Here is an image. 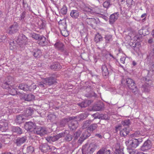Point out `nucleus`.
Segmentation results:
<instances>
[{"instance_id": "obj_5", "label": "nucleus", "mask_w": 154, "mask_h": 154, "mask_svg": "<svg viewBox=\"0 0 154 154\" xmlns=\"http://www.w3.org/2000/svg\"><path fill=\"white\" fill-rule=\"evenodd\" d=\"M116 132L117 133L118 131H120V135L122 137H125L128 134L129 131L126 127H123L122 125H119L115 127Z\"/></svg>"}, {"instance_id": "obj_4", "label": "nucleus", "mask_w": 154, "mask_h": 154, "mask_svg": "<svg viewBox=\"0 0 154 154\" xmlns=\"http://www.w3.org/2000/svg\"><path fill=\"white\" fill-rule=\"evenodd\" d=\"M20 89L25 91H33L36 88V85L34 83L28 86L25 84H21L18 86Z\"/></svg>"}, {"instance_id": "obj_43", "label": "nucleus", "mask_w": 154, "mask_h": 154, "mask_svg": "<svg viewBox=\"0 0 154 154\" xmlns=\"http://www.w3.org/2000/svg\"><path fill=\"white\" fill-rule=\"evenodd\" d=\"M149 57H150L151 59L154 58V47L153 45L151 46V49L149 53Z\"/></svg>"}, {"instance_id": "obj_49", "label": "nucleus", "mask_w": 154, "mask_h": 154, "mask_svg": "<svg viewBox=\"0 0 154 154\" xmlns=\"http://www.w3.org/2000/svg\"><path fill=\"white\" fill-rule=\"evenodd\" d=\"M136 150L127 148V151L125 152V154H136Z\"/></svg>"}, {"instance_id": "obj_17", "label": "nucleus", "mask_w": 154, "mask_h": 154, "mask_svg": "<svg viewBox=\"0 0 154 154\" xmlns=\"http://www.w3.org/2000/svg\"><path fill=\"white\" fill-rule=\"evenodd\" d=\"M75 118V117H69L63 119L60 122V125L61 127H64L66 124L70 120H73Z\"/></svg>"}, {"instance_id": "obj_9", "label": "nucleus", "mask_w": 154, "mask_h": 154, "mask_svg": "<svg viewBox=\"0 0 154 154\" xmlns=\"http://www.w3.org/2000/svg\"><path fill=\"white\" fill-rule=\"evenodd\" d=\"M96 147L93 145H90L89 147H85V146H84L82 148V150L83 153L85 152L87 154H91L92 153L95 151Z\"/></svg>"}, {"instance_id": "obj_62", "label": "nucleus", "mask_w": 154, "mask_h": 154, "mask_svg": "<svg viewBox=\"0 0 154 154\" xmlns=\"http://www.w3.org/2000/svg\"><path fill=\"white\" fill-rule=\"evenodd\" d=\"M125 56L121 57L120 59L121 63L122 64H124L125 63Z\"/></svg>"}, {"instance_id": "obj_51", "label": "nucleus", "mask_w": 154, "mask_h": 154, "mask_svg": "<svg viewBox=\"0 0 154 154\" xmlns=\"http://www.w3.org/2000/svg\"><path fill=\"white\" fill-rule=\"evenodd\" d=\"M48 119L51 122L54 121L56 118V116L54 114H49L47 116Z\"/></svg>"}, {"instance_id": "obj_37", "label": "nucleus", "mask_w": 154, "mask_h": 154, "mask_svg": "<svg viewBox=\"0 0 154 154\" xmlns=\"http://www.w3.org/2000/svg\"><path fill=\"white\" fill-rule=\"evenodd\" d=\"M150 85L147 83H145L142 86V90L145 92H148L149 91Z\"/></svg>"}, {"instance_id": "obj_32", "label": "nucleus", "mask_w": 154, "mask_h": 154, "mask_svg": "<svg viewBox=\"0 0 154 154\" xmlns=\"http://www.w3.org/2000/svg\"><path fill=\"white\" fill-rule=\"evenodd\" d=\"M149 33V31L148 29L146 28L142 29L139 31V34L143 36L148 35Z\"/></svg>"}, {"instance_id": "obj_48", "label": "nucleus", "mask_w": 154, "mask_h": 154, "mask_svg": "<svg viewBox=\"0 0 154 154\" xmlns=\"http://www.w3.org/2000/svg\"><path fill=\"white\" fill-rule=\"evenodd\" d=\"M61 137V133H60L56 136H51V141L54 142L57 140Z\"/></svg>"}, {"instance_id": "obj_26", "label": "nucleus", "mask_w": 154, "mask_h": 154, "mask_svg": "<svg viewBox=\"0 0 154 154\" xmlns=\"http://www.w3.org/2000/svg\"><path fill=\"white\" fill-rule=\"evenodd\" d=\"M33 111L31 107H29L25 111L23 116H24L25 118H26V119H27L28 117L31 116L33 113Z\"/></svg>"}, {"instance_id": "obj_61", "label": "nucleus", "mask_w": 154, "mask_h": 154, "mask_svg": "<svg viewBox=\"0 0 154 154\" xmlns=\"http://www.w3.org/2000/svg\"><path fill=\"white\" fill-rule=\"evenodd\" d=\"M45 84L44 83V82H39L38 83V86L40 88H43L45 87Z\"/></svg>"}, {"instance_id": "obj_42", "label": "nucleus", "mask_w": 154, "mask_h": 154, "mask_svg": "<svg viewBox=\"0 0 154 154\" xmlns=\"http://www.w3.org/2000/svg\"><path fill=\"white\" fill-rule=\"evenodd\" d=\"M88 112H85L79 115L78 117L79 120L81 121L85 119L88 117Z\"/></svg>"}, {"instance_id": "obj_13", "label": "nucleus", "mask_w": 154, "mask_h": 154, "mask_svg": "<svg viewBox=\"0 0 154 154\" xmlns=\"http://www.w3.org/2000/svg\"><path fill=\"white\" fill-rule=\"evenodd\" d=\"M152 143L151 141L147 140L146 141L141 147L140 150L143 151L147 150L150 149L152 147Z\"/></svg>"}, {"instance_id": "obj_11", "label": "nucleus", "mask_w": 154, "mask_h": 154, "mask_svg": "<svg viewBox=\"0 0 154 154\" xmlns=\"http://www.w3.org/2000/svg\"><path fill=\"white\" fill-rule=\"evenodd\" d=\"M12 78L11 76H8L7 77L4 81V83L2 84V87L3 88L7 89L8 90L10 86L12 85L11 81L12 80Z\"/></svg>"}, {"instance_id": "obj_19", "label": "nucleus", "mask_w": 154, "mask_h": 154, "mask_svg": "<svg viewBox=\"0 0 154 154\" xmlns=\"http://www.w3.org/2000/svg\"><path fill=\"white\" fill-rule=\"evenodd\" d=\"M85 22L92 27L97 24L98 23V21L94 18H87L85 20Z\"/></svg>"}, {"instance_id": "obj_45", "label": "nucleus", "mask_w": 154, "mask_h": 154, "mask_svg": "<svg viewBox=\"0 0 154 154\" xmlns=\"http://www.w3.org/2000/svg\"><path fill=\"white\" fill-rule=\"evenodd\" d=\"M104 38L105 39L106 43V44L110 43L112 40V36L110 35H106Z\"/></svg>"}, {"instance_id": "obj_1", "label": "nucleus", "mask_w": 154, "mask_h": 154, "mask_svg": "<svg viewBox=\"0 0 154 154\" xmlns=\"http://www.w3.org/2000/svg\"><path fill=\"white\" fill-rule=\"evenodd\" d=\"M137 135H140V133L139 131L135 132L134 134H132L131 135V137H132L131 139H129L126 141L125 143L126 145L131 148H136L139 144L142 141V140L141 138H135L134 137L137 136Z\"/></svg>"}, {"instance_id": "obj_20", "label": "nucleus", "mask_w": 154, "mask_h": 154, "mask_svg": "<svg viewBox=\"0 0 154 154\" xmlns=\"http://www.w3.org/2000/svg\"><path fill=\"white\" fill-rule=\"evenodd\" d=\"M69 123L68 126L70 130L73 131L75 130L78 126V124L77 121L73 120Z\"/></svg>"}, {"instance_id": "obj_15", "label": "nucleus", "mask_w": 154, "mask_h": 154, "mask_svg": "<svg viewBox=\"0 0 154 154\" xmlns=\"http://www.w3.org/2000/svg\"><path fill=\"white\" fill-rule=\"evenodd\" d=\"M91 135V134L87 130H85L82 133L81 137L78 140V142L81 143L85 139L88 138Z\"/></svg>"}, {"instance_id": "obj_18", "label": "nucleus", "mask_w": 154, "mask_h": 154, "mask_svg": "<svg viewBox=\"0 0 154 154\" xmlns=\"http://www.w3.org/2000/svg\"><path fill=\"white\" fill-rule=\"evenodd\" d=\"M35 97L33 94H25L23 95L22 99L26 101H31L34 100Z\"/></svg>"}, {"instance_id": "obj_2", "label": "nucleus", "mask_w": 154, "mask_h": 154, "mask_svg": "<svg viewBox=\"0 0 154 154\" xmlns=\"http://www.w3.org/2000/svg\"><path fill=\"white\" fill-rule=\"evenodd\" d=\"M122 84L126 86L132 92L137 93L138 91V88L136 85L134 81L132 79L128 78L125 79H122L121 82Z\"/></svg>"}, {"instance_id": "obj_58", "label": "nucleus", "mask_w": 154, "mask_h": 154, "mask_svg": "<svg viewBox=\"0 0 154 154\" xmlns=\"http://www.w3.org/2000/svg\"><path fill=\"white\" fill-rule=\"evenodd\" d=\"M60 32L62 35L65 37L67 36L68 35L66 29L60 30Z\"/></svg>"}, {"instance_id": "obj_35", "label": "nucleus", "mask_w": 154, "mask_h": 154, "mask_svg": "<svg viewBox=\"0 0 154 154\" xmlns=\"http://www.w3.org/2000/svg\"><path fill=\"white\" fill-rule=\"evenodd\" d=\"M103 107V105L101 103L96 104L93 107V109L95 111L101 110Z\"/></svg>"}, {"instance_id": "obj_56", "label": "nucleus", "mask_w": 154, "mask_h": 154, "mask_svg": "<svg viewBox=\"0 0 154 154\" xmlns=\"http://www.w3.org/2000/svg\"><path fill=\"white\" fill-rule=\"evenodd\" d=\"M38 40L40 41L39 44L43 45L45 43L46 41V38L43 36H40Z\"/></svg>"}, {"instance_id": "obj_31", "label": "nucleus", "mask_w": 154, "mask_h": 154, "mask_svg": "<svg viewBox=\"0 0 154 154\" xmlns=\"http://www.w3.org/2000/svg\"><path fill=\"white\" fill-rule=\"evenodd\" d=\"M11 131L17 134H21L22 133V129L19 127L12 126L11 127Z\"/></svg>"}, {"instance_id": "obj_41", "label": "nucleus", "mask_w": 154, "mask_h": 154, "mask_svg": "<svg viewBox=\"0 0 154 154\" xmlns=\"http://www.w3.org/2000/svg\"><path fill=\"white\" fill-rule=\"evenodd\" d=\"M34 150V147L32 146H29L27 147L26 152H23V154H32Z\"/></svg>"}, {"instance_id": "obj_25", "label": "nucleus", "mask_w": 154, "mask_h": 154, "mask_svg": "<svg viewBox=\"0 0 154 154\" xmlns=\"http://www.w3.org/2000/svg\"><path fill=\"white\" fill-rule=\"evenodd\" d=\"M115 152L116 154H125V152H123V148L120 146L119 144H117L116 145Z\"/></svg>"}, {"instance_id": "obj_34", "label": "nucleus", "mask_w": 154, "mask_h": 154, "mask_svg": "<svg viewBox=\"0 0 154 154\" xmlns=\"http://www.w3.org/2000/svg\"><path fill=\"white\" fill-rule=\"evenodd\" d=\"M121 124L122 127H126L128 128L131 125V122L129 119H127L122 121Z\"/></svg>"}, {"instance_id": "obj_30", "label": "nucleus", "mask_w": 154, "mask_h": 154, "mask_svg": "<svg viewBox=\"0 0 154 154\" xmlns=\"http://www.w3.org/2000/svg\"><path fill=\"white\" fill-rule=\"evenodd\" d=\"M51 69L53 70H58L61 69L62 66L60 64L57 63H55L50 66Z\"/></svg>"}, {"instance_id": "obj_24", "label": "nucleus", "mask_w": 154, "mask_h": 154, "mask_svg": "<svg viewBox=\"0 0 154 154\" xmlns=\"http://www.w3.org/2000/svg\"><path fill=\"white\" fill-rule=\"evenodd\" d=\"M118 15L119 14L118 13H115L111 14L109 19V23L111 24H113L118 19L119 17Z\"/></svg>"}, {"instance_id": "obj_63", "label": "nucleus", "mask_w": 154, "mask_h": 154, "mask_svg": "<svg viewBox=\"0 0 154 154\" xmlns=\"http://www.w3.org/2000/svg\"><path fill=\"white\" fill-rule=\"evenodd\" d=\"M142 79L145 82V83H147V82L151 81L149 78L146 77H143Z\"/></svg>"}, {"instance_id": "obj_6", "label": "nucleus", "mask_w": 154, "mask_h": 154, "mask_svg": "<svg viewBox=\"0 0 154 154\" xmlns=\"http://www.w3.org/2000/svg\"><path fill=\"white\" fill-rule=\"evenodd\" d=\"M28 40L27 38L22 33H20L16 42L18 45L21 47L22 45H26V42Z\"/></svg>"}, {"instance_id": "obj_12", "label": "nucleus", "mask_w": 154, "mask_h": 154, "mask_svg": "<svg viewBox=\"0 0 154 154\" xmlns=\"http://www.w3.org/2000/svg\"><path fill=\"white\" fill-rule=\"evenodd\" d=\"M39 149L42 152L44 153L51 151V150L50 146L46 143L41 144L39 146Z\"/></svg>"}, {"instance_id": "obj_52", "label": "nucleus", "mask_w": 154, "mask_h": 154, "mask_svg": "<svg viewBox=\"0 0 154 154\" xmlns=\"http://www.w3.org/2000/svg\"><path fill=\"white\" fill-rule=\"evenodd\" d=\"M31 36L32 38L36 40H39L40 36L39 35L35 33H32L31 34Z\"/></svg>"}, {"instance_id": "obj_53", "label": "nucleus", "mask_w": 154, "mask_h": 154, "mask_svg": "<svg viewBox=\"0 0 154 154\" xmlns=\"http://www.w3.org/2000/svg\"><path fill=\"white\" fill-rule=\"evenodd\" d=\"M67 12V8L66 6H63L61 9L60 12L63 15L65 14Z\"/></svg>"}, {"instance_id": "obj_28", "label": "nucleus", "mask_w": 154, "mask_h": 154, "mask_svg": "<svg viewBox=\"0 0 154 154\" xmlns=\"http://www.w3.org/2000/svg\"><path fill=\"white\" fill-rule=\"evenodd\" d=\"M14 86L12 84L11 86L8 89V93L12 95H15L16 94H17V91L16 89L14 88Z\"/></svg>"}, {"instance_id": "obj_21", "label": "nucleus", "mask_w": 154, "mask_h": 154, "mask_svg": "<svg viewBox=\"0 0 154 154\" xmlns=\"http://www.w3.org/2000/svg\"><path fill=\"white\" fill-rule=\"evenodd\" d=\"M26 119V118H25L23 115L21 114L16 116L15 121L17 123L20 124L23 122Z\"/></svg>"}, {"instance_id": "obj_29", "label": "nucleus", "mask_w": 154, "mask_h": 154, "mask_svg": "<svg viewBox=\"0 0 154 154\" xmlns=\"http://www.w3.org/2000/svg\"><path fill=\"white\" fill-rule=\"evenodd\" d=\"M91 103L90 101L88 100H86L81 103H79L78 104L81 108H84L89 106Z\"/></svg>"}, {"instance_id": "obj_50", "label": "nucleus", "mask_w": 154, "mask_h": 154, "mask_svg": "<svg viewBox=\"0 0 154 154\" xmlns=\"http://www.w3.org/2000/svg\"><path fill=\"white\" fill-rule=\"evenodd\" d=\"M84 11L86 12H90L91 13H94L93 9L91 7L85 6L84 8Z\"/></svg>"}, {"instance_id": "obj_55", "label": "nucleus", "mask_w": 154, "mask_h": 154, "mask_svg": "<svg viewBox=\"0 0 154 154\" xmlns=\"http://www.w3.org/2000/svg\"><path fill=\"white\" fill-rule=\"evenodd\" d=\"M126 3L127 6L129 7H131L134 4V2L133 0H127Z\"/></svg>"}, {"instance_id": "obj_3", "label": "nucleus", "mask_w": 154, "mask_h": 154, "mask_svg": "<svg viewBox=\"0 0 154 154\" xmlns=\"http://www.w3.org/2000/svg\"><path fill=\"white\" fill-rule=\"evenodd\" d=\"M112 67L109 64L104 63L101 67L102 75L105 78H107L109 75V74L112 70Z\"/></svg>"}, {"instance_id": "obj_8", "label": "nucleus", "mask_w": 154, "mask_h": 154, "mask_svg": "<svg viewBox=\"0 0 154 154\" xmlns=\"http://www.w3.org/2000/svg\"><path fill=\"white\" fill-rule=\"evenodd\" d=\"M33 131L34 133L40 136L43 135L47 133L45 128L40 126H36V125Z\"/></svg>"}, {"instance_id": "obj_38", "label": "nucleus", "mask_w": 154, "mask_h": 154, "mask_svg": "<svg viewBox=\"0 0 154 154\" xmlns=\"http://www.w3.org/2000/svg\"><path fill=\"white\" fill-rule=\"evenodd\" d=\"M28 12L26 11L23 12L20 14L19 20L20 21H23L25 20V18L28 15Z\"/></svg>"}, {"instance_id": "obj_36", "label": "nucleus", "mask_w": 154, "mask_h": 154, "mask_svg": "<svg viewBox=\"0 0 154 154\" xmlns=\"http://www.w3.org/2000/svg\"><path fill=\"white\" fill-rule=\"evenodd\" d=\"M59 27L60 30L67 29V25L66 22L65 21H63L59 23Z\"/></svg>"}, {"instance_id": "obj_23", "label": "nucleus", "mask_w": 154, "mask_h": 154, "mask_svg": "<svg viewBox=\"0 0 154 154\" xmlns=\"http://www.w3.org/2000/svg\"><path fill=\"white\" fill-rule=\"evenodd\" d=\"M54 46L56 49L61 51L64 50V45L60 42H56L54 45Z\"/></svg>"}, {"instance_id": "obj_57", "label": "nucleus", "mask_w": 154, "mask_h": 154, "mask_svg": "<svg viewBox=\"0 0 154 154\" xmlns=\"http://www.w3.org/2000/svg\"><path fill=\"white\" fill-rule=\"evenodd\" d=\"M38 24L39 28L40 29H44V28L45 26V24L44 23V22L42 21H39Z\"/></svg>"}, {"instance_id": "obj_14", "label": "nucleus", "mask_w": 154, "mask_h": 154, "mask_svg": "<svg viewBox=\"0 0 154 154\" xmlns=\"http://www.w3.org/2000/svg\"><path fill=\"white\" fill-rule=\"evenodd\" d=\"M35 125V123L32 122H26L24 126L26 130L32 131H33Z\"/></svg>"}, {"instance_id": "obj_10", "label": "nucleus", "mask_w": 154, "mask_h": 154, "mask_svg": "<svg viewBox=\"0 0 154 154\" xmlns=\"http://www.w3.org/2000/svg\"><path fill=\"white\" fill-rule=\"evenodd\" d=\"M61 137H64V140L66 142L71 141L73 138L72 135L70 134L69 131L67 130L61 133Z\"/></svg>"}, {"instance_id": "obj_22", "label": "nucleus", "mask_w": 154, "mask_h": 154, "mask_svg": "<svg viewBox=\"0 0 154 154\" xmlns=\"http://www.w3.org/2000/svg\"><path fill=\"white\" fill-rule=\"evenodd\" d=\"M54 78L53 77H51L45 79L44 83L45 85H50L54 83Z\"/></svg>"}, {"instance_id": "obj_16", "label": "nucleus", "mask_w": 154, "mask_h": 154, "mask_svg": "<svg viewBox=\"0 0 154 154\" xmlns=\"http://www.w3.org/2000/svg\"><path fill=\"white\" fill-rule=\"evenodd\" d=\"M27 137L26 136L18 137L15 140V143L17 146H19L24 143L26 140Z\"/></svg>"}, {"instance_id": "obj_27", "label": "nucleus", "mask_w": 154, "mask_h": 154, "mask_svg": "<svg viewBox=\"0 0 154 154\" xmlns=\"http://www.w3.org/2000/svg\"><path fill=\"white\" fill-rule=\"evenodd\" d=\"M79 13L77 10H73L70 13V16L73 19L77 18L79 16Z\"/></svg>"}, {"instance_id": "obj_54", "label": "nucleus", "mask_w": 154, "mask_h": 154, "mask_svg": "<svg viewBox=\"0 0 154 154\" xmlns=\"http://www.w3.org/2000/svg\"><path fill=\"white\" fill-rule=\"evenodd\" d=\"M99 119L108 120H109V118L107 114H101Z\"/></svg>"}, {"instance_id": "obj_47", "label": "nucleus", "mask_w": 154, "mask_h": 154, "mask_svg": "<svg viewBox=\"0 0 154 154\" xmlns=\"http://www.w3.org/2000/svg\"><path fill=\"white\" fill-rule=\"evenodd\" d=\"M81 133V131L79 130L74 133L73 135L74 140H77L78 137H80Z\"/></svg>"}, {"instance_id": "obj_33", "label": "nucleus", "mask_w": 154, "mask_h": 154, "mask_svg": "<svg viewBox=\"0 0 154 154\" xmlns=\"http://www.w3.org/2000/svg\"><path fill=\"white\" fill-rule=\"evenodd\" d=\"M110 151L105 148H103L100 149L97 154H110Z\"/></svg>"}, {"instance_id": "obj_7", "label": "nucleus", "mask_w": 154, "mask_h": 154, "mask_svg": "<svg viewBox=\"0 0 154 154\" xmlns=\"http://www.w3.org/2000/svg\"><path fill=\"white\" fill-rule=\"evenodd\" d=\"M19 30V26L17 22H14L10 26L8 30V33L10 35H12L17 32Z\"/></svg>"}, {"instance_id": "obj_60", "label": "nucleus", "mask_w": 154, "mask_h": 154, "mask_svg": "<svg viewBox=\"0 0 154 154\" xmlns=\"http://www.w3.org/2000/svg\"><path fill=\"white\" fill-rule=\"evenodd\" d=\"M94 117V119H99L100 118V115L97 113L94 114L92 115Z\"/></svg>"}, {"instance_id": "obj_64", "label": "nucleus", "mask_w": 154, "mask_h": 154, "mask_svg": "<svg viewBox=\"0 0 154 154\" xmlns=\"http://www.w3.org/2000/svg\"><path fill=\"white\" fill-rule=\"evenodd\" d=\"M146 15H147V14H146V13H145V14H143L141 16V17L142 18H143V17H144V18H143V20H142V21H144V20H145V19L146 18Z\"/></svg>"}, {"instance_id": "obj_40", "label": "nucleus", "mask_w": 154, "mask_h": 154, "mask_svg": "<svg viewBox=\"0 0 154 154\" xmlns=\"http://www.w3.org/2000/svg\"><path fill=\"white\" fill-rule=\"evenodd\" d=\"M93 122V120L89 119L83 122L82 128L83 129L86 128L89 125Z\"/></svg>"}, {"instance_id": "obj_44", "label": "nucleus", "mask_w": 154, "mask_h": 154, "mask_svg": "<svg viewBox=\"0 0 154 154\" xmlns=\"http://www.w3.org/2000/svg\"><path fill=\"white\" fill-rule=\"evenodd\" d=\"M98 127L97 124L94 123L91 125L88 128V129L90 131H93L96 130Z\"/></svg>"}, {"instance_id": "obj_59", "label": "nucleus", "mask_w": 154, "mask_h": 154, "mask_svg": "<svg viewBox=\"0 0 154 154\" xmlns=\"http://www.w3.org/2000/svg\"><path fill=\"white\" fill-rule=\"evenodd\" d=\"M110 5V2L109 1H105L103 4V6L106 8H108Z\"/></svg>"}, {"instance_id": "obj_39", "label": "nucleus", "mask_w": 154, "mask_h": 154, "mask_svg": "<svg viewBox=\"0 0 154 154\" xmlns=\"http://www.w3.org/2000/svg\"><path fill=\"white\" fill-rule=\"evenodd\" d=\"M33 55L34 57L39 58L42 55V52L40 50L38 49L34 51Z\"/></svg>"}, {"instance_id": "obj_46", "label": "nucleus", "mask_w": 154, "mask_h": 154, "mask_svg": "<svg viewBox=\"0 0 154 154\" xmlns=\"http://www.w3.org/2000/svg\"><path fill=\"white\" fill-rule=\"evenodd\" d=\"M103 37L99 33H98L96 35L94 38V40L97 43L102 41L103 40Z\"/></svg>"}]
</instances>
